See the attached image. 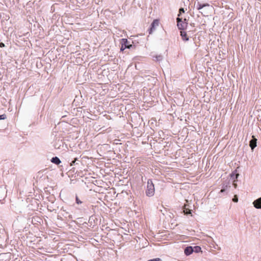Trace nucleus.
I'll return each instance as SVG.
<instances>
[{"mask_svg": "<svg viewBox=\"0 0 261 261\" xmlns=\"http://www.w3.org/2000/svg\"><path fill=\"white\" fill-rule=\"evenodd\" d=\"M154 186L152 180L151 179H149L147 182L146 189L145 191L146 195L148 197H152L154 195Z\"/></svg>", "mask_w": 261, "mask_h": 261, "instance_id": "f257e3e1", "label": "nucleus"}, {"mask_svg": "<svg viewBox=\"0 0 261 261\" xmlns=\"http://www.w3.org/2000/svg\"><path fill=\"white\" fill-rule=\"evenodd\" d=\"M88 224L85 222L83 223V229L84 230V233L83 231V239L86 240L87 238L92 239L93 235V230L87 227Z\"/></svg>", "mask_w": 261, "mask_h": 261, "instance_id": "f03ea898", "label": "nucleus"}, {"mask_svg": "<svg viewBox=\"0 0 261 261\" xmlns=\"http://www.w3.org/2000/svg\"><path fill=\"white\" fill-rule=\"evenodd\" d=\"M83 212L84 213V216L89 218V221L91 220V217L94 214L93 206L91 204L85 205L83 208Z\"/></svg>", "mask_w": 261, "mask_h": 261, "instance_id": "7ed1b4c3", "label": "nucleus"}, {"mask_svg": "<svg viewBox=\"0 0 261 261\" xmlns=\"http://www.w3.org/2000/svg\"><path fill=\"white\" fill-rule=\"evenodd\" d=\"M120 43L121 44V47L120 48L121 51H123L126 48H134L135 47L134 45L130 44L129 41H128L127 39L125 38L121 39L120 40Z\"/></svg>", "mask_w": 261, "mask_h": 261, "instance_id": "20e7f679", "label": "nucleus"}, {"mask_svg": "<svg viewBox=\"0 0 261 261\" xmlns=\"http://www.w3.org/2000/svg\"><path fill=\"white\" fill-rule=\"evenodd\" d=\"M177 27L180 30L185 31L187 29L188 22H183L182 18L179 17V15H178L176 18Z\"/></svg>", "mask_w": 261, "mask_h": 261, "instance_id": "39448f33", "label": "nucleus"}, {"mask_svg": "<svg viewBox=\"0 0 261 261\" xmlns=\"http://www.w3.org/2000/svg\"><path fill=\"white\" fill-rule=\"evenodd\" d=\"M159 25V20L158 19H154L150 24V28L148 30L149 34H151L154 32L156 27Z\"/></svg>", "mask_w": 261, "mask_h": 261, "instance_id": "423d86ee", "label": "nucleus"}, {"mask_svg": "<svg viewBox=\"0 0 261 261\" xmlns=\"http://www.w3.org/2000/svg\"><path fill=\"white\" fill-rule=\"evenodd\" d=\"M7 190L6 188L0 187V201L4 200L7 196Z\"/></svg>", "mask_w": 261, "mask_h": 261, "instance_id": "0eeeda50", "label": "nucleus"}, {"mask_svg": "<svg viewBox=\"0 0 261 261\" xmlns=\"http://www.w3.org/2000/svg\"><path fill=\"white\" fill-rule=\"evenodd\" d=\"M252 139L249 142V146L251 148V150H253L256 146L257 139H256L254 136H252Z\"/></svg>", "mask_w": 261, "mask_h": 261, "instance_id": "6e6552de", "label": "nucleus"}, {"mask_svg": "<svg viewBox=\"0 0 261 261\" xmlns=\"http://www.w3.org/2000/svg\"><path fill=\"white\" fill-rule=\"evenodd\" d=\"M196 6L197 10H200L205 7H210V5L207 3L201 4L200 2H198L196 4Z\"/></svg>", "mask_w": 261, "mask_h": 261, "instance_id": "1a4fd4ad", "label": "nucleus"}, {"mask_svg": "<svg viewBox=\"0 0 261 261\" xmlns=\"http://www.w3.org/2000/svg\"><path fill=\"white\" fill-rule=\"evenodd\" d=\"M253 204L256 208L260 209L261 208V197H259V198H257V199L255 200L253 202Z\"/></svg>", "mask_w": 261, "mask_h": 261, "instance_id": "9d476101", "label": "nucleus"}, {"mask_svg": "<svg viewBox=\"0 0 261 261\" xmlns=\"http://www.w3.org/2000/svg\"><path fill=\"white\" fill-rule=\"evenodd\" d=\"M188 205H185L182 208V211L185 215H191L192 216V210L188 207Z\"/></svg>", "mask_w": 261, "mask_h": 261, "instance_id": "9b49d317", "label": "nucleus"}, {"mask_svg": "<svg viewBox=\"0 0 261 261\" xmlns=\"http://www.w3.org/2000/svg\"><path fill=\"white\" fill-rule=\"evenodd\" d=\"M185 254L187 256L191 255L193 252V249L192 246H188L185 248L184 250Z\"/></svg>", "mask_w": 261, "mask_h": 261, "instance_id": "f8f14e48", "label": "nucleus"}, {"mask_svg": "<svg viewBox=\"0 0 261 261\" xmlns=\"http://www.w3.org/2000/svg\"><path fill=\"white\" fill-rule=\"evenodd\" d=\"M180 35L181 37L182 40L184 41H187L189 40V38L188 36L187 33L185 31H181L180 32Z\"/></svg>", "mask_w": 261, "mask_h": 261, "instance_id": "ddd939ff", "label": "nucleus"}, {"mask_svg": "<svg viewBox=\"0 0 261 261\" xmlns=\"http://www.w3.org/2000/svg\"><path fill=\"white\" fill-rule=\"evenodd\" d=\"M153 59L156 62H160L163 59V56L162 55H155L153 56Z\"/></svg>", "mask_w": 261, "mask_h": 261, "instance_id": "4468645a", "label": "nucleus"}, {"mask_svg": "<svg viewBox=\"0 0 261 261\" xmlns=\"http://www.w3.org/2000/svg\"><path fill=\"white\" fill-rule=\"evenodd\" d=\"M51 162L56 165H59L61 163V161L57 156L52 158Z\"/></svg>", "mask_w": 261, "mask_h": 261, "instance_id": "2eb2a0df", "label": "nucleus"}, {"mask_svg": "<svg viewBox=\"0 0 261 261\" xmlns=\"http://www.w3.org/2000/svg\"><path fill=\"white\" fill-rule=\"evenodd\" d=\"M80 163H81V160H79L78 158H74V160H73L71 162L70 164H71V166H72V165H74V166L77 165V166H79Z\"/></svg>", "mask_w": 261, "mask_h": 261, "instance_id": "dca6fc26", "label": "nucleus"}, {"mask_svg": "<svg viewBox=\"0 0 261 261\" xmlns=\"http://www.w3.org/2000/svg\"><path fill=\"white\" fill-rule=\"evenodd\" d=\"M239 174L237 173V170H234L230 174V177L232 179H237Z\"/></svg>", "mask_w": 261, "mask_h": 261, "instance_id": "f3484780", "label": "nucleus"}, {"mask_svg": "<svg viewBox=\"0 0 261 261\" xmlns=\"http://www.w3.org/2000/svg\"><path fill=\"white\" fill-rule=\"evenodd\" d=\"M230 188V186L228 185H225L224 184L222 186V189L221 190L220 192L223 193L227 190L228 188Z\"/></svg>", "mask_w": 261, "mask_h": 261, "instance_id": "a211bd4d", "label": "nucleus"}, {"mask_svg": "<svg viewBox=\"0 0 261 261\" xmlns=\"http://www.w3.org/2000/svg\"><path fill=\"white\" fill-rule=\"evenodd\" d=\"M193 252L199 253L201 251V248L199 246H195L193 247Z\"/></svg>", "mask_w": 261, "mask_h": 261, "instance_id": "6ab92c4d", "label": "nucleus"}, {"mask_svg": "<svg viewBox=\"0 0 261 261\" xmlns=\"http://www.w3.org/2000/svg\"><path fill=\"white\" fill-rule=\"evenodd\" d=\"M185 13V10L183 8H180L179 9V13L178 15H179V16L181 15V13Z\"/></svg>", "mask_w": 261, "mask_h": 261, "instance_id": "aec40b11", "label": "nucleus"}, {"mask_svg": "<svg viewBox=\"0 0 261 261\" xmlns=\"http://www.w3.org/2000/svg\"><path fill=\"white\" fill-rule=\"evenodd\" d=\"M147 261H162V259L160 258H155L149 259Z\"/></svg>", "mask_w": 261, "mask_h": 261, "instance_id": "412c9836", "label": "nucleus"}, {"mask_svg": "<svg viewBox=\"0 0 261 261\" xmlns=\"http://www.w3.org/2000/svg\"><path fill=\"white\" fill-rule=\"evenodd\" d=\"M6 118V115L5 114H3L0 115V120H4Z\"/></svg>", "mask_w": 261, "mask_h": 261, "instance_id": "4be33fe9", "label": "nucleus"}, {"mask_svg": "<svg viewBox=\"0 0 261 261\" xmlns=\"http://www.w3.org/2000/svg\"><path fill=\"white\" fill-rule=\"evenodd\" d=\"M76 201L78 204L82 203L81 201L79 199L77 196H76Z\"/></svg>", "mask_w": 261, "mask_h": 261, "instance_id": "5701e85b", "label": "nucleus"}, {"mask_svg": "<svg viewBox=\"0 0 261 261\" xmlns=\"http://www.w3.org/2000/svg\"><path fill=\"white\" fill-rule=\"evenodd\" d=\"M5 46V45L4 43L1 42L0 43V47H4Z\"/></svg>", "mask_w": 261, "mask_h": 261, "instance_id": "b1692460", "label": "nucleus"}, {"mask_svg": "<svg viewBox=\"0 0 261 261\" xmlns=\"http://www.w3.org/2000/svg\"><path fill=\"white\" fill-rule=\"evenodd\" d=\"M235 181H236V180H234L233 181V185L234 187L235 188H236L237 185L236 183H235Z\"/></svg>", "mask_w": 261, "mask_h": 261, "instance_id": "393cba45", "label": "nucleus"}, {"mask_svg": "<svg viewBox=\"0 0 261 261\" xmlns=\"http://www.w3.org/2000/svg\"><path fill=\"white\" fill-rule=\"evenodd\" d=\"M233 201L234 202H238V198H237V197H236V198H235V197H234V198H233Z\"/></svg>", "mask_w": 261, "mask_h": 261, "instance_id": "a878e982", "label": "nucleus"}, {"mask_svg": "<svg viewBox=\"0 0 261 261\" xmlns=\"http://www.w3.org/2000/svg\"><path fill=\"white\" fill-rule=\"evenodd\" d=\"M182 20H183V22H188V19L186 18H185L184 19H182Z\"/></svg>", "mask_w": 261, "mask_h": 261, "instance_id": "bb28decb", "label": "nucleus"}, {"mask_svg": "<svg viewBox=\"0 0 261 261\" xmlns=\"http://www.w3.org/2000/svg\"><path fill=\"white\" fill-rule=\"evenodd\" d=\"M199 12L203 16H205V15L203 13L202 11H199Z\"/></svg>", "mask_w": 261, "mask_h": 261, "instance_id": "cd10ccee", "label": "nucleus"}, {"mask_svg": "<svg viewBox=\"0 0 261 261\" xmlns=\"http://www.w3.org/2000/svg\"><path fill=\"white\" fill-rule=\"evenodd\" d=\"M85 158L86 159V158H87V157H86V156H83V157H82V159H85Z\"/></svg>", "mask_w": 261, "mask_h": 261, "instance_id": "c85d7f7f", "label": "nucleus"}, {"mask_svg": "<svg viewBox=\"0 0 261 261\" xmlns=\"http://www.w3.org/2000/svg\"><path fill=\"white\" fill-rule=\"evenodd\" d=\"M73 102H75V103L76 102V99H74V100L73 101Z\"/></svg>", "mask_w": 261, "mask_h": 261, "instance_id": "c756f323", "label": "nucleus"}, {"mask_svg": "<svg viewBox=\"0 0 261 261\" xmlns=\"http://www.w3.org/2000/svg\"><path fill=\"white\" fill-rule=\"evenodd\" d=\"M77 64H79V62L77 61H76Z\"/></svg>", "mask_w": 261, "mask_h": 261, "instance_id": "7c9ffc66", "label": "nucleus"}, {"mask_svg": "<svg viewBox=\"0 0 261 261\" xmlns=\"http://www.w3.org/2000/svg\"><path fill=\"white\" fill-rule=\"evenodd\" d=\"M21 212H22V211H19V213H21Z\"/></svg>", "mask_w": 261, "mask_h": 261, "instance_id": "2f4dec72", "label": "nucleus"}]
</instances>
